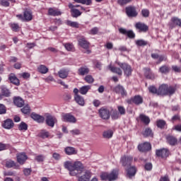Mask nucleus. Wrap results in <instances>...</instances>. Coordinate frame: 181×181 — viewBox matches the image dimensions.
Segmentation results:
<instances>
[{
    "instance_id": "nucleus-1",
    "label": "nucleus",
    "mask_w": 181,
    "mask_h": 181,
    "mask_svg": "<svg viewBox=\"0 0 181 181\" xmlns=\"http://www.w3.org/2000/svg\"><path fill=\"white\" fill-rule=\"evenodd\" d=\"M64 167L69 170L70 176H77L83 173L78 177V181H90L91 179V172L84 170V165L81 161L67 160L64 163Z\"/></svg>"
},
{
    "instance_id": "nucleus-2",
    "label": "nucleus",
    "mask_w": 181,
    "mask_h": 181,
    "mask_svg": "<svg viewBox=\"0 0 181 181\" xmlns=\"http://www.w3.org/2000/svg\"><path fill=\"white\" fill-rule=\"evenodd\" d=\"M99 116L102 119H110V117L111 115V112L110 110L105 107H102L98 110Z\"/></svg>"
},
{
    "instance_id": "nucleus-3",
    "label": "nucleus",
    "mask_w": 181,
    "mask_h": 181,
    "mask_svg": "<svg viewBox=\"0 0 181 181\" xmlns=\"http://www.w3.org/2000/svg\"><path fill=\"white\" fill-rule=\"evenodd\" d=\"M62 116V121H64V122H71V124H76V122H77L76 117L70 113H63Z\"/></svg>"
},
{
    "instance_id": "nucleus-4",
    "label": "nucleus",
    "mask_w": 181,
    "mask_h": 181,
    "mask_svg": "<svg viewBox=\"0 0 181 181\" xmlns=\"http://www.w3.org/2000/svg\"><path fill=\"white\" fill-rule=\"evenodd\" d=\"M156 154L159 158H162L163 159H165L170 155V151H169V149L168 148H161L159 150L156 151Z\"/></svg>"
},
{
    "instance_id": "nucleus-5",
    "label": "nucleus",
    "mask_w": 181,
    "mask_h": 181,
    "mask_svg": "<svg viewBox=\"0 0 181 181\" xmlns=\"http://www.w3.org/2000/svg\"><path fill=\"white\" fill-rule=\"evenodd\" d=\"M45 117H46L45 121H46L47 125H48V127H51L52 128H53L56 122H57V119H56L54 116H52L49 114H46Z\"/></svg>"
},
{
    "instance_id": "nucleus-6",
    "label": "nucleus",
    "mask_w": 181,
    "mask_h": 181,
    "mask_svg": "<svg viewBox=\"0 0 181 181\" xmlns=\"http://www.w3.org/2000/svg\"><path fill=\"white\" fill-rule=\"evenodd\" d=\"M134 27L136 29V30H138V32H139V33L148 32V30L149 29V27H148V25H146V24H145L144 23H141V22L136 23L135 24Z\"/></svg>"
},
{
    "instance_id": "nucleus-7",
    "label": "nucleus",
    "mask_w": 181,
    "mask_h": 181,
    "mask_svg": "<svg viewBox=\"0 0 181 181\" xmlns=\"http://www.w3.org/2000/svg\"><path fill=\"white\" fill-rule=\"evenodd\" d=\"M118 66H120V67L124 70L125 76L127 77L131 76L132 74V69L131 68V66L128 65L127 64H119L117 63Z\"/></svg>"
},
{
    "instance_id": "nucleus-8",
    "label": "nucleus",
    "mask_w": 181,
    "mask_h": 181,
    "mask_svg": "<svg viewBox=\"0 0 181 181\" xmlns=\"http://www.w3.org/2000/svg\"><path fill=\"white\" fill-rule=\"evenodd\" d=\"M126 13L129 18H135L138 16L136 8L134 6H129L126 8Z\"/></svg>"
},
{
    "instance_id": "nucleus-9",
    "label": "nucleus",
    "mask_w": 181,
    "mask_h": 181,
    "mask_svg": "<svg viewBox=\"0 0 181 181\" xmlns=\"http://www.w3.org/2000/svg\"><path fill=\"white\" fill-rule=\"evenodd\" d=\"M128 104H135L136 105H139L144 103V99L141 95H135L134 98H130L127 100Z\"/></svg>"
},
{
    "instance_id": "nucleus-10",
    "label": "nucleus",
    "mask_w": 181,
    "mask_h": 181,
    "mask_svg": "<svg viewBox=\"0 0 181 181\" xmlns=\"http://www.w3.org/2000/svg\"><path fill=\"white\" fill-rule=\"evenodd\" d=\"M132 157L124 156L121 158V163L124 168H129L131 166V162H132Z\"/></svg>"
},
{
    "instance_id": "nucleus-11",
    "label": "nucleus",
    "mask_w": 181,
    "mask_h": 181,
    "mask_svg": "<svg viewBox=\"0 0 181 181\" xmlns=\"http://www.w3.org/2000/svg\"><path fill=\"white\" fill-rule=\"evenodd\" d=\"M138 149L140 152H148V151H151V149H152V146H151V143L145 142L139 144L138 146Z\"/></svg>"
},
{
    "instance_id": "nucleus-12",
    "label": "nucleus",
    "mask_w": 181,
    "mask_h": 181,
    "mask_svg": "<svg viewBox=\"0 0 181 181\" xmlns=\"http://www.w3.org/2000/svg\"><path fill=\"white\" fill-rule=\"evenodd\" d=\"M101 180L114 181V171L111 173H103L100 175Z\"/></svg>"
},
{
    "instance_id": "nucleus-13",
    "label": "nucleus",
    "mask_w": 181,
    "mask_h": 181,
    "mask_svg": "<svg viewBox=\"0 0 181 181\" xmlns=\"http://www.w3.org/2000/svg\"><path fill=\"white\" fill-rule=\"evenodd\" d=\"M69 8L71 9L73 18H78V16H81V12L78 9L74 8V5L71 3L69 4Z\"/></svg>"
},
{
    "instance_id": "nucleus-14",
    "label": "nucleus",
    "mask_w": 181,
    "mask_h": 181,
    "mask_svg": "<svg viewBox=\"0 0 181 181\" xmlns=\"http://www.w3.org/2000/svg\"><path fill=\"white\" fill-rule=\"evenodd\" d=\"M170 29H173L175 26H179L181 28V19L177 17H173L171 18V22L170 23Z\"/></svg>"
},
{
    "instance_id": "nucleus-15",
    "label": "nucleus",
    "mask_w": 181,
    "mask_h": 181,
    "mask_svg": "<svg viewBox=\"0 0 181 181\" xmlns=\"http://www.w3.org/2000/svg\"><path fill=\"white\" fill-rule=\"evenodd\" d=\"M119 32L122 33V35H127V37H129V39H134L135 37V33L132 30H127L125 28H119Z\"/></svg>"
},
{
    "instance_id": "nucleus-16",
    "label": "nucleus",
    "mask_w": 181,
    "mask_h": 181,
    "mask_svg": "<svg viewBox=\"0 0 181 181\" xmlns=\"http://www.w3.org/2000/svg\"><path fill=\"white\" fill-rule=\"evenodd\" d=\"M158 95H168V85L163 84L158 89Z\"/></svg>"
},
{
    "instance_id": "nucleus-17",
    "label": "nucleus",
    "mask_w": 181,
    "mask_h": 181,
    "mask_svg": "<svg viewBox=\"0 0 181 181\" xmlns=\"http://www.w3.org/2000/svg\"><path fill=\"white\" fill-rule=\"evenodd\" d=\"M27 160L28 156H26L25 153L17 154V162L20 163V165H23Z\"/></svg>"
},
{
    "instance_id": "nucleus-18",
    "label": "nucleus",
    "mask_w": 181,
    "mask_h": 181,
    "mask_svg": "<svg viewBox=\"0 0 181 181\" xmlns=\"http://www.w3.org/2000/svg\"><path fill=\"white\" fill-rule=\"evenodd\" d=\"M15 125L13 123V120L11 119H7L4 121V124L2 125L3 128L5 129H12V127Z\"/></svg>"
},
{
    "instance_id": "nucleus-19",
    "label": "nucleus",
    "mask_w": 181,
    "mask_h": 181,
    "mask_svg": "<svg viewBox=\"0 0 181 181\" xmlns=\"http://www.w3.org/2000/svg\"><path fill=\"white\" fill-rule=\"evenodd\" d=\"M74 100L76 104L81 105V107H84L86 105V101L84 100V98L80 95H74Z\"/></svg>"
},
{
    "instance_id": "nucleus-20",
    "label": "nucleus",
    "mask_w": 181,
    "mask_h": 181,
    "mask_svg": "<svg viewBox=\"0 0 181 181\" xmlns=\"http://www.w3.org/2000/svg\"><path fill=\"white\" fill-rule=\"evenodd\" d=\"M78 45L81 46V47H83V49H88L90 47V42H88L87 40H86V38L81 37L78 40Z\"/></svg>"
},
{
    "instance_id": "nucleus-21",
    "label": "nucleus",
    "mask_w": 181,
    "mask_h": 181,
    "mask_svg": "<svg viewBox=\"0 0 181 181\" xmlns=\"http://www.w3.org/2000/svg\"><path fill=\"white\" fill-rule=\"evenodd\" d=\"M113 135H114V131H112V129H107V130H105L103 132L102 136L103 138H104V139H111Z\"/></svg>"
},
{
    "instance_id": "nucleus-22",
    "label": "nucleus",
    "mask_w": 181,
    "mask_h": 181,
    "mask_svg": "<svg viewBox=\"0 0 181 181\" xmlns=\"http://www.w3.org/2000/svg\"><path fill=\"white\" fill-rule=\"evenodd\" d=\"M48 15H49V16H60V15H62V12L59 11V9L49 8L48 9Z\"/></svg>"
},
{
    "instance_id": "nucleus-23",
    "label": "nucleus",
    "mask_w": 181,
    "mask_h": 181,
    "mask_svg": "<svg viewBox=\"0 0 181 181\" xmlns=\"http://www.w3.org/2000/svg\"><path fill=\"white\" fill-rule=\"evenodd\" d=\"M115 91L117 94H121V95L122 97H124L125 95H127V91L125 90V89L124 88V87H122L120 85H118L117 86H116L115 88Z\"/></svg>"
},
{
    "instance_id": "nucleus-24",
    "label": "nucleus",
    "mask_w": 181,
    "mask_h": 181,
    "mask_svg": "<svg viewBox=\"0 0 181 181\" xmlns=\"http://www.w3.org/2000/svg\"><path fill=\"white\" fill-rule=\"evenodd\" d=\"M136 173V168L134 166L130 167L127 169V177L131 179L133 176H135Z\"/></svg>"
},
{
    "instance_id": "nucleus-25",
    "label": "nucleus",
    "mask_w": 181,
    "mask_h": 181,
    "mask_svg": "<svg viewBox=\"0 0 181 181\" xmlns=\"http://www.w3.org/2000/svg\"><path fill=\"white\" fill-rule=\"evenodd\" d=\"M13 103L15 105L19 107L20 108L23 107V105H25V101H23V99H22L21 97H14Z\"/></svg>"
},
{
    "instance_id": "nucleus-26",
    "label": "nucleus",
    "mask_w": 181,
    "mask_h": 181,
    "mask_svg": "<svg viewBox=\"0 0 181 181\" xmlns=\"http://www.w3.org/2000/svg\"><path fill=\"white\" fill-rule=\"evenodd\" d=\"M118 111L119 113H115L114 119H118L121 115H125V108L122 106H118Z\"/></svg>"
},
{
    "instance_id": "nucleus-27",
    "label": "nucleus",
    "mask_w": 181,
    "mask_h": 181,
    "mask_svg": "<svg viewBox=\"0 0 181 181\" xmlns=\"http://www.w3.org/2000/svg\"><path fill=\"white\" fill-rule=\"evenodd\" d=\"M166 141L169 145H171V146H175V145L177 144V139L173 136H167Z\"/></svg>"
},
{
    "instance_id": "nucleus-28",
    "label": "nucleus",
    "mask_w": 181,
    "mask_h": 181,
    "mask_svg": "<svg viewBox=\"0 0 181 181\" xmlns=\"http://www.w3.org/2000/svg\"><path fill=\"white\" fill-rule=\"evenodd\" d=\"M90 73V69L87 66H81L78 69V74L79 76H86Z\"/></svg>"
},
{
    "instance_id": "nucleus-29",
    "label": "nucleus",
    "mask_w": 181,
    "mask_h": 181,
    "mask_svg": "<svg viewBox=\"0 0 181 181\" xmlns=\"http://www.w3.org/2000/svg\"><path fill=\"white\" fill-rule=\"evenodd\" d=\"M144 75L145 77H146L149 80H154L155 78V74H153L152 71H151V69L149 68L144 69Z\"/></svg>"
},
{
    "instance_id": "nucleus-30",
    "label": "nucleus",
    "mask_w": 181,
    "mask_h": 181,
    "mask_svg": "<svg viewBox=\"0 0 181 181\" xmlns=\"http://www.w3.org/2000/svg\"><path fill=\"white\" fill-rule=\"evenodd\" d=\"M30 117L34 121H37V122H43L45 121V117L42 116H40L35 112H33L30 115Z\"/></svg>"
},
{
    "instance_id": "nucleus-31",
    "label": "nucleus",
    "mask_w": 181,
    "mask_h": 181,
    "mask_svg": "<svg viewBox=\"0 0 181 181\" xmlns=\"http://www.w3.org/2000/svg\"><path fill=\"white\" fill-rule=\"evenodd\" d=\"M8 78L11 83H12V84H15V86H19V84H21L19 79L13 74H10Z\"/></svg>"
},
{
    "instance_id": "nucleus-32",
    "label": "nucleus",
    "mask_w": 181,
    "mask_h": 181,
    "mask_svg": "<svg viewBox=\"0 0 181 181\" xmlns=\"http://www.w3.org/2000/svg\"><path fill=\"white\" fill-rule=\"evenodd\" d=\"M64 152L66 155H77V150L74 147L68 146L64 148Z\"/></svg>"
},
{
    "instance_id": "nucleus-33",
    "label": "nucleus",
    "mask_w": 181,
    "mask_h": 181,
    "mask_svg": "<svg viewBox=\"0 0 181 181\" xmlns=\"http://www.w3.org/2000/svg\"><path fill=\"white\" fill-rule=\"evenodd\" d=\"M58 76L60 78H67L69 76V71L65 69H61L58 71Z\"/></svg>"
},
{
    "instance_id": "nucleus-34",
    "label": "nucleus",
    "mask_w": 181,
    "mask_h": 181,
    "mask_svg": "<svg viewBox=\"0 0 181 181\" xmlns=\"http://www.w3.org/2000/svg\"><path fill=\"white\" fill-rule=\"evenodd\" d=\"M37 71L41 74H46L49 72V68L45 65H40L37 69Z\"/></svg>"
},
{
    "instance_id": "nucleus-35",
    "label": "nucleus",
    "mask_w": 181,
    "mask_h": 181,
    "mask_svg": "<svg viewBox=\"0 0 181 181\" xmlns=\"http://www.w3.org/2000/svg\"><path fill=\"white\" fill-rule=\"evenodd\" d=\"M170 71V67L168 65H163L159 68V72L161 74H168Z\"/></svg>"
},
{
    "instance_id": "nucleus-36",
    "label": "nucleus",
    "mask_w": 181,
    "mask_h": 181,
    "mask_svg": "<svg viewBox=\"0 0 181 181\" xmlns=\"http://www.w3.org/2000/svg\"><path fill=\"white\" fill-rule=\"evenodd\" d=\"M91 88V86L88 85V86H83L80 88L79 89V93L80 94H82V95H86L87 93H88V90Z\"/></svg>"
},
{
    "instance_id": "nucleus-37",
    "label": "nucleus",
    "mask_w": 181,
    "mask_h": 181,
    "mask_svg": "<svg viewBox=\"0 0 181 181\" xmlns=\"http://www.w3.org/2000/svg\"><path fill=\"white\" fill-rule=\"evenodd\" d=\"M139 118L141 122H144L145 125H148L149 122H151V119H149V117L145 115H140Z\"/></svg>"
},
{
    "instance_id": "nucleus-38",
    "label": "nucleus",
    "mask_w": 181,
    "mask_h": 181,
    "mask_svg": "<svg viewBox=\"0 0 181 181\" xmlns=\"http://www.w3.org/2000/svg\"><path fill=\"white\" fill-rule=\"evenodd\" d=\"M144 136L146 138L150 136L151 138L153 137V132L151 128H146L144 132H143Z\"/></svg>"
},
{
    "instance_id": "nucleus-39",
    "label": "nucleus",
    "mask_w": 181,
    "mask_h": 181,
    "mask_svg": "<svg viewBox=\"0 0 181 181\" xmlns=\"http://www.w3.org/2000/svg\"><path fill=\"white\" fill-rule=\"evenodd\" d=\"M176 93V88L167 86V95H173Z\"/></svg>"
},
{
    "instance_id": "nucleus-40",
    "label": "nucleus",
    "mask_w": 181,
    "mask_h": 181,
    "mask_svg": "<svg viewBox=\"0 0 181 181\" xmlns=\"http://www.w3.org/2000/svg\"><path fill=\"white\" fill-rule=\"evenodd\" d=\"M66 25L68 26H71V28H76V29L79 28L80 25L76 21H66Z\"/></svg>"
},
{
    "instance_id": "nucleus-41",
    "label": "nucleus",
    "mask_w": 181,
    "mask_h": 181,
    "mask_svg": "<svg viewBox=\"0 0 181 181\" xmlns=\"http://www.w3.org/2000/svg\"><path fill=\"white\" fill-rule=\"evenodd\" d=\"M1 94L4 97H9L11 95V92H9V90L8 88H5V86L1 87Z\"/></svg>"
},
{
    "instance_id": "nucleus-42",
    "label": "nucleus",
    "mask_w": 181,
    "mask_h": 181,
    "mask_svg": "<svg viewBox=\"0 0 181 181\" xmlns=\"http://www.w3.org/2000/svg\"><path fill=\"white\" fill-rule=\"evenodd\" d=\"M157 127L158 128H160L161 129H163L165 128V125H166V122L165 120H157Z\"/></svg>"
},
{
    "instance_id": "nucleus-43",
    "label": "nucleus",
    "mask_w": 181,
    "mask_h": 181,
    "mask_svg": "<svg viewBox=\"0 0 181 181\" xmlns=\"http://www.w3.org/2000/svg\"><path fill=\"white\" fill-rule=\"evenodd\" d=\"M10 28L13 32H18L19 29H21V27H19V24L18 23H11Z\"/></svg>"
},
{
    "instance_id": "nucleus-44",
    "label": "nucleus",
    "mask_w": 181,
    "mask_h": 181,
    "mask_svg": "<svg viewBox=\"0 0 181 181\" xmlns=\"http://www.w3.org/2000/svg\"><path fill=\"white\" fill-rule=\"evenodd\" d=\"M23 15L24 21H32V12L25 11Z\"/></svg>"
},
{
    "instance_id": "nucleus-45",
    "label": "nucleus",
    "mask_w": 181,
    "mask_h": 181,
    "mask_svg": "<svg viewBox=\"0 0 181 181\" xmlns=\"http://www.w3.org/2000/svg\"><path fill=\"white\" fill-rule=\"evenodd\" d=\"M18 129L19 131H28V124L25 123L24 122H22L18 125Z\"/></svg>"
},
{
    "instance_id": "nucleus-46",
    "label": "nucleus",
    "mask_w": 181,
    "mask_h": 181,
    "mask_svg": "<svg viewBox=\"0 0 181 181\" xmlns=\"http://www.w3.org/2000/svg\"><path fill=\"white\" fill-rule=\"evenodd\" d=\"M21 112L25 115L30 114V107L26 105L23 108H21Z\"/></svg>"
},
{
    "instance_id": "nucleus-47",
    "label": "nucleus",
    "mask_w": 181,
    "mask_h": 181,
    "mask_svg": "<svg viewBox=\"0 0 181 181\" xmlns=\"http://www.w3.org/2000/svg\"><path fill=\"white\" fill-rule=\"evenodd\" d=\"M77 4H82L83 5H91V0H74Z\"/></svg>"
},
{
    "instance_id": "nucleus-48",
    "label": "nucleus",
    "mask_w": 181,
    "mask_h": 181,
    "mask_svg": "<svg viewBox=\"0 0 181 181\" xmlns=\"http://www.w3.org/2000/svg\"><path fill=\"white\" fill-rule=\"evenodd\" d=\"M136 45L137 46H146V45H148V42L144 40H138L136 41Z\"/></svg>"
},
{
    "instance_id": "nucleus-49",
    "label": "nucleus",
    "mask_w": 181,
    "mask_h": 181,
    "mask_svg": "<svg viewBox=\"0 0 181 181\" xmlns=\"http://www.w3.org/2000/svg\"><path fill=\"white\" fill-rule=\"evenodd\" d=\"M84 80L86 81V83H88L89 84H91V83H94V78H93L91 75L86 76Z\"/></svg>"
},
{
    "instance_id": "nucleus-50",
    "label": "nucleus",
    "mask_w": 181,
    "mask_h": 181,
    "mask_svg": "<svg viewBox=\"0 0 181 181\" xmlns=\"http://www.w3.org/2000/svg\"><path fill=\"white\" fill-rule=\"evenodd\" d=\"M148 91L149 93H151V94H157L158 95V89L153 86L148 87Z\"/></svg>"
},
{
    "instance_id": "nucleus-51",
    "label": "nucleus",
    "mask_w": 181,
    "mask_h": 181,
    "mask_svg": "<svg viewBox=\"0 0 181 181\" xmlns=\"http://www.w3.org/2000/svg\"><path fill=\"white\" fill-rule=\"evenodd\" d=\"M6 114V106L4 104H0V115H4Z\"/></svg>"
},
{
    "instance_id": "nucleus-52",
    "label": "nucleus",
    "mask_w": 181,
    "mask_h": 181,
    "mask_svg": "<svg viewBox=\"0 0 181 181\" xmlns=\"http://www.w3.org/2000/svg\"><path fill=\"white\" fill-rule=\"evenodd\" d=\"M64 46L65 47V49L68 51V52H71V50H73L74 46L73 45V44H70V43H66L64 44Z\"/></svg>"
},
{
    "instance_id": "nucleus-53",
    "label": "nucleus",
    "mask_w": 181,
    "mask_h": 181,
    "mask_svg": "<svg viewBox=\"0 0 181 181\" xmlns=\"http://www.w3.org/2000/svg\"><path fill=\"white\" fill-rule=\"evenodd\" d=\"M15 161L12 160H7L6 162V168H13V166H15Z\"/></svg>"
},
{
    "instance_id": "nucleus-54",
    "label": "nucleus",
    "mask_w": 181,
    "mask_h": 181,
    "mask_svg": "<svg viewBox=\"0 0 181 181\" xmlns=\"http://www.w3.org/2000/svg\"><path fill=\"white\" fill-rule=\"evenodd\" d=\"M8 1H11V0H0V5L1 6H4L5 8H8V6H9L10 5Z\"/></svg>"
},
{
    "instance_id": "nucleus-55",
    "label": "nucleus",
    "mask_w": 181,
    "mask_h": 181,
    "mask_svg": "<svg viewBox=\"0 0 181 181\" xmlns=\"http://www.w3.org/2000/svg\"><path fill=\"white\" fill-rule=\"evenodd\" d=\"M49 132H41L40 133V136L41 137V138H42L43 139H45V138H49Z\"/></svg>"
},
{
    "instance_id": "nucleus-56",
    "label": "nucleus",
    "mask_w": 181,
    "mask_h": 181,
    "mask_svg": "<svg viewBox=\"0 0 181 181\" xmlns=\"http://www.w3.org/2000/svg\"><path fill=\"white\" fill-rule=\"evenodd\" d=\"M132 0H118L117 2L119 5L123 6L127 5V4H129V2H132Z\"/></svg>"
},
{
    "instance_id": "nucleus-57",
    "label": "nucleus",
    "mask_w": 181,
    "mask_h": 181,
    "mask_svg": "<svg viewBox=\"0 0 181 181\" xmlns=\"http://www.w3.org/2000/svg\"><path fill=\"white\" fill-rule=\"evenodd\" d=\"M141 14L144 18H148L149 16V10L148 9H143L141 11Z\"/></svg>"
},
{
    "instance_id": "nucleus-58",
    "label": "nucleus",
    "mask_w": 181,
    "mask_h": 181,
    "mask_svg": "<svg viewBox=\"0 0 181 181\" xmlns=\"http://www.w3.org/2000/svg\"><path fill=\"white\" fill-rule=\"evenodd\" d=\"M93 64H94V66H95V67L96 69H98L99 70H101V67H102V66H103V64H101V62H98V61H95V62H93Z\"/></svg>"
},
{
    "instance_id": "nucleus-59",
    "label": "nucleus",
    "mask_w": 181,
    "mask_h": 181,
    "mask_svg": "<svg viewBox=\"0 0 181 181\" xmlns=\"http://www.w3.org/2000/svg\"><path fill=\"white\" fill-rule=\"evenodd\" d=\"M35 160H37V162H43V160H45V156L42 155L37 156L35 157Z\"/></svg>"
},
{
    "instance_id": "nucleus-60",
    "label": "nucleus",
    "mask_w": 181,
    "mask_h": 181,
    "mask_svg": "<svg viewBox=\"0 0 181 181\" xmlns=\"http://www.w3.org/2000/svg\"><path fill=\"white\" fill-rule=\"evenodd\" d=\"M23 173L25 176H29L32 173V170L30 168H25L23 170Z\"/></svg>"
},
{
    "instance_id": "nucleus-61",
    "label": "nucleus",
    "mask_w": 181,
    "mask_h": 181,
    "mask_svg": "<svg viewBox=\"0 0 181 181\" xmlns=\"http://www.w3.org/2000/svg\"><path fill=\"white\" fill-rule=\"evenodd\" d=\"M70 132L72 135H80V134H81V132L78 129L71 130Z\"/></svg>"
},
{
    "instance_id": "nucleus-62",
    "label": "nucleus",
    "mask_w": 181,
    "mask_h": 181,
    "mask_svg": "<svg viewBox=\"0 0 181 181\" xmlns=\"http://www.w3.org/2000/svg\"><path fill=\"white\" fill-rule=\"evenodd\" d=\"M93 105H94V107H100V105H101V101H100L99 100L95 99L93 101Z\"/></svg>"
},
{
    "instance_id": "nucleus-63",
    "label": "nucleus",
    "mask_w": 181,
    "mask_h": 181,
    "mask_svg": "<svg viewBox=\"0 0 181 181\" xmlns=\"http://www.w3.org/2000/svg\"><path fill=\"white\" fill-rule=\"evenodd\" d=\"M144 168L146 170H152V163H147L144 165Z\"/></svg>"
},
{
    "instance_id": "nucleus-64",
    "label": "nucleus",
    "mask_w": 181,
    "mask_h": 181,
    "mask_svg": "<svg viewBox=\"0 0 181 181\" xmlns=\"http://www.w3.org/2000/svg\"><path fill=\"white\" fill-rule=\"evenodd\" d=\"M90 35H97L98 33V28H93L90 30Z\"/></svg>"
}]
</instances>
